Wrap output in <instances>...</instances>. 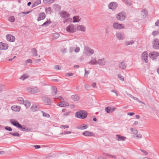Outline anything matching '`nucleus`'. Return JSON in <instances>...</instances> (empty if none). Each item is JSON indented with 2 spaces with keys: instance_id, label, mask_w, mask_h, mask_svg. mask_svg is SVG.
Listing matches in <instances>:
<instances>
[{
  "instance_id": "obj_54",
  "label": "nucleus",
  "mask_w": 159,
  "mask_h": 159,
  "mask_svg": "<svg viewBox=\"0 0 159 159\" xmlns=\"http://www.w3.org/2000/svg\"><path fill=\"white\" fill-rule=\"evenodd\" d=\"M32 63V61L30 59L27 60L25 61V64L27 65L28 63Z\"/></svg>"
},
{
  "instance_id": "obj_45",
  "label": "nucleus",
  "mask_w": 159,
  "mask_h": 159,
  "mask_svg": "<svg viewBox=\"0 0 159 159\" xmlns=\"http://www.w3.org/2000/svg\"><path fill=\"white\" fill-rule=\"evenodd\" d=\"M104 155H105L106 157H112V158H116V157L114 155L109 154L107 153H105V154Z\"/></svg>"
},
{
  "instance_id": "obj_28",
  "label": "nucleus",
  "mask_w": 159,
  "mask_h": 159,
  "mask_svg": "<svg viewBox=\"0 0 159 159\" xmlns=\"http://www.w3.org/2000/svg\"><path fill=\"white\" fill-rule=\"evenodd\" d=\"M84 124L78 126L77 128L80 129L84 130L87 129L88 128L87 125H84Z\"/></svg>"
},
{
  "instance_id": "obj_36",
  "label": "nucleus",
  "mask_w": 159,
  "mask_h": 159,
  "mask_svg": "<svg viewBox=\"0 0 159 159\" xmlns=\"http://www.w3.org/2000/svg\"><path fill=\"white\" fill-rule=\"evenodd\" d=\"M121 1L129 6L132 5V3L130 0H121Z\"/></svg>"
},
{
  "instance_id": "obj_63",
  "label": "nucleus",
  "mask_w": 159,
  "mask_h": 159,
  "mask_svg": "<svg viewBox=\"0 0 159 159\" xmlns=\"http://www.w3.org/2000/svg\"><path fill=\"white\" fill-rule=\"evenodd\" d=\"M137 139H140L142 138V135L141 134H139L136 136Z\"/></svg>"
},
{
  "instance_id": "obj_55",
  "label": "nucleus",
  "mask_w": 159,
  "mask_h": 159,
  "mask_svg": "<svg viewBox=\"0 0 159 159\" xmlns=\"http://www.w3.org/2000/svg\"><path fill=\"white\" fill-rule=\"evenodd\" d=\"M84 87L87 90H88L90 89V86L89 85L86 84L84 85Z\"/></svg>"
},
{
  "instance_id": "obj_12",
  "label": "nucleus",
  "mask_w": 159,
  "mask_h": 159,
  "mask_svg": "<svg viewBox=\"0 0 159 159\" xmlns=\"http://www.w3.org/2000/svg\"><path fill=\"white\" fill-rule=\"evenodd\" d=\"M153 47L155 49H158L159 48V40L157 39H154L153 42Z\"/></svg>"
},
{
  "instance_id": "obj_62",
  "label": "nucleus",
  "mask_w": 159,
  "mask_h": 159,
  "mask_svg": "<svg viewBox=\"0 0 159 159\" xmlns=\"http://www.w3.org/2000/svg\"><path fill=\"white\" fill-rule=\"evenodd\" d=\"M61 128H62L65 129L69 128V126L67 125H61Z\"/></svg>"
},
{
  "instance_id": "obj_17",
  "label": "nucleus",
  "mask_w": 159,
  "mask_h": 159,
  "mask_svg": "<svg viewBox=\"0 0 159 159\" xmlns=\"http://www.w3.org/2000/svg\"><path fill=\"white\" fill-rule=\"evenodd\" d=\"M6 37L7 40L10 42H14L15 40V37L11 34H7Z\"/></svg>"
},
{
  "instance_id": "obj_19",
  "label": "nucleus",
  "mask_w": 159,
  "mask_h": 159,
  "mask_svg": "<svg viewBox=\"0 0 159 159\" xmlns=\"http://www.w3.org/2000/svg\"><path fill=\"white\" fill-rule=\"evenodd\" d=\"M43 101L46 105H49L51 103L50 99L48 98L44 97L43 98Z\"/></svg>"
},
{
  "instance_id": "obj_1",
  "label": "nucleus",
  "mask_w": 159,
  "mask_h": 159,
  "mask_svg": "<svg viewBox=\"0 0 159 159\" xmlns=\"http://www.w3.org/2000/svg\"><path fill=\"white\" fill-rule=\"evenodd\" d=\"M87 113L85 111H80L76 112L75 116L79 118L84 119L87 116Z\"/></svg>"
},
{
  "instance_id": "obj_24",
  "label": "nucleus",
  "mask_w": 159,
  "mask_h": 159,
  "mask_svg": "<svg viewBox=\"0 0 159 159\" xmlns=\"http://www.w3.org/2000/svg\"><path fill=\"white\" fill-rule=\"evenodd\" d=\"M105 64V60L104 58H102L99 59L98 61L97 64H99L100 66H104Z\"/></svg>"
},
{
  "instance_id": "obj_46",
  "label": "nucleus",
  "mask_w": 159,
  "mask_h": 159,
  "mask_svg": "<svg viewBox=\"0 0 159 159\" xmlns=\"http://www.w3.org/2000/svg\"><path fill=\"white\" fill-rule=\"evenodd\" d=\"M54 99H55V100H56L57 99H58L61 101L64 100L63 98L61 96H59L57 97H55L54 98Z\"/></svg>"
},
{
  "instance_id": "obj_50",
  "label": "nucleus",
  "mask_w": 159,
  "mask_h": 159,
  "mask_svg": "<svg viewBox=\"0 0 159 159\" xmlns=\"http://www.w3.org/2000/svg\"><path fill=\"white\" fill-rule=\"evenodd\" d=\"M42 113L43 116L44 117H49L50 116L49 115L46 113L44 112L43 111H42Z\"/></svg>"
},
{
  "instance_id": "obj_30",
  "label": "nucleus",
  "mask_w": 159,
  "mask_h": 159,
  "mask_svg": "<svg viewBox=\"0 0 159 159\" xmlns=\"http://www.w3.org/2000/svg\"><path fill=\"white\" fill-rule=\"evenodd\" d=\"M141 15L143 18H145L148 15V12L145 9L141 11Z\"/></svg>"
},
{
  "instance_id": "obj_21",
  "label": "nucleus",
  "mask_w": 159,
  "mask_h": 159,
  "mask_svg": "<svg viewBox=\"0 0 159 159\" xmlns=\"http://www.w3.org/2000/svg\"><path fill=\"white\" fill-rule=\"evenodd\" d=\"M8 48V45L7 44L3 43H0V49H7Z\"/></svg>"
},
{
  "instance_id": "obj_64",
  "label": "nucleus",
  "mask_w": 159,
  "mask_h": 159,
  "mask_svg": "<svg viewBox=\"0 0 159 159\" xmlns=\"http://www.w3.org/2000/svg\"><path fill=\"white\" fill-rule=\"evenodd\" d=\"M111 92H113V93H114L116 94V96H118V93H117V92L115 90H112L111 91Z\"/></svg>"
},
{
  "instance_id": "obj_7",
  "label": "nucleus",
  "mask_w": 159,
  "mask_h": 159,
  "mask_svg": "<svg viewBox=\"0 0 159 159\" xmlns=\"http://www.w3.org/2000/svg\"><path fill=\"white\" fill-rule=\"evenodd\" d=\"M116 36L117 39L120 40H124L125 38V34L120 32L116 33Z\"/></svg>"
},
{
  "instance_id": "obj_33",
  "label": "nucleus",
  "mask_w": 159,
  "mask_h": 159,
  "mask_svg": "<svg viewBox=\"0 0 159 159\" xmlns=\"http://www.w3.org/2000/svg\"><path fill=\"white\" fill-rule=\"evenodd\" d=\"M26 108H28L30 105V102L29 101H25L23 103Z\"/></svg>"
},
{
  "instance_id": "obj_38",
  "label": "nucleus",
  "mask_w": 159,
  "mask_h": 159,
  "mask_svg": "<svg viewBox=\"0 0 159 159\" xmlns=\"http://www.w3.org/2000/svg\"><path fill=\"white\" fill-rule=\"evenodd\" d=\"M29 77L28 75L26 74H25L22 75L20 77V79L21 80H24L28 78Z\"/></svg>"
},
{
  "instance_id": "obj_35",
  "label": "nucleus",
  "mask_w": 159,
  "mask_h": 159,
  "mask_svg": "<svg viewBox=\"0 0 159 159\" xmlns=\"http://www.w3.org/2000/svg\"><path fill=\"white\" fill-rule=\"evenodd\" d=\"M41 3V0H37L34 3L32 7H36L38 5L40 4Z\"/></svg>"
},
{
  "instance_id": "obj_51",
  "label": "nucleus",
  "mask_w": 159,
  "mask_h": 159,
  "mask_svg": "<svg viewBox=\"0 0 159 159\" xmlns=\"http://www.w3.org/2000/svg\"><path fill=\"white\" fill-rule=\"evenodd\" d=\"M70 112L71 111H66L65 112V113L63 114V116H67L69 115L70 113Z\"/></svg>"
},
{
  "instance_id": "obj_4",
  "label": "nucleus",
  "mask_w": 159,
  "mask_h": 159,
  "mask_svg": "<svg viewBox=\"0 0 159 159\" xmlns=\"http://www.w3.org/2000/svg\"><path fill=\"white\" fill-rule=\"evenodd\" d=\"M126 17L125 13L120 12L118 13L116 15V19L122 21L124 20Z\"/></svg>"
},
{
  "instance_id": "obj_26",
  "label": "nucleus",
  "mask_w": 159,
  "mask_h": 159,
  "mask_svg": "<svg viewBox=\"0 0 159 159\" xmlns=\"http://www.w3.org/2000/svg\"><path fill=\"white\" fill-rule=\"evenodd\" d=\"M98 61L96 60V58L93 57L91 58V59L89 62V63L92 65H97Z\"/></svg>"
},
{
  "instance_id": "obj_43",
  "label": "nucleus",
  "mask_w": 159,
  "mask_h": 159,
  "mask_svg": "<svg viewBox=\"0 0 159 159\" xmlns=\"http://www.w3.org/2000/svg\"><path fill=\"white\" fill-rule=\"evenodd\" d=\"M31 109L33 111H34L38 110V108L35 106H32Z\"/></svg>"
},
{
  "instance_id": "obj_34",
  "label": "nucleus",
  "mask_w": 159,
  "mask_h": 159,
  "mask_svg": "<svg viewBox=\"0 0 159 159\" xmlns=\"http://www.w3.org/2000/svg\"><path fill=\"white\" fill-rule=\"evenodd\" d=\"M18 102L20 104H23L24 102L23 98L22 97H19L17 99Z\"/></svg>"
},
{
  "instance_id": "obj_8",
  "label": "nucleus",
  "mask_w": 159,
  "mask_h": 159,
  "mask_svg": "<svg viewBox=\"0 0 159 159\" xmlns=\"http://www.w3.org/2000/svg\"><path fill=\"white\" fill-rule=\"evenodd\" d=\"M113 27L115 29L118 30L125 28V26L117 22H115L113 24Z\"/></svg>"
},
{
  "instance_id": "obj_57",
  "label": "nucleus",
  "mask_w": 159,
  "mask_h": 159,
  "mask_svg": "<svg viewBox=\"0 0 159 159\" xmlns=\"http://www.w3.org/2000/svg\"><path fill=\"white\" fill-rule=\"evenodd\" d=\"M118 76L121 80L122 81H124V79L122 77V76L120 74H118Z\"/></svg>"
},
{
  "instance_id": "obj_16",
  "label": "nucleus",
  "mask_w": 159,
  "mask_h": 159,
  "mask_svg": "<svg viewBox=\"0 0 159 159\" xmlns=\"http://www.w3.org/2000/svg\"><path fill=\"white\" fill-rule=\"evenodd\" d=\"M10 121L12 125L19 128L21 127V125L16 120L12 119L10 120Z\"/></svg>"
},
{
  "instance_id": "obj_41",
  "label": "nucleus",
  "mask_w": 159,
  "mask_h": 159,
  "mask_svg": "<svg viewBox=\"0 0 159 159\" xmlns=\"http://www.w3.org/2000/svg\"><path fill=\"white\" fill-rule=\"evenodd\" d=\"M8 20L11 22H14L15 19L14 16H12L9 17L8 18Z\"/></svg>"
},
{
  "instance_id": "obj_60",
  "label": "nucleus",
  "mask_w": 159,
  "mask_h": 159,
  "mask_svg": "<svg viewBox=\"0 0 159 159\" xmlns=\"http://www.w3.org/2000/svg\"><path fill=\"white\" fill-rule=\"evenodd\" d=\"M5 129H6L8 131H11L12 130L11 128L10 127H8V126L6 127L5 128Z\"/></svg>"
},
{
  "instance_id": "obj_61",
  "label": "nucleus",
  "mask_w": 159,
  "mask_h": 159,
  "mask_svg": "<svg viewBox=\"0 0 159 159\" xmlns=\"http://www.w3.org/2000/svg\"><path fill=\"white\" fill-rule=\"evenodd\" d=\"M140 150L145 155H147V154H148V152H147L145 150H143V149H141Z\"/></svg>"
},
{
  "instance_id": "obj_6",
  "label": "nucleus",
  "mask_w": 159,
  "mask_h": 159,
  "mask_svg": "<svg viewBox=\"0 0 159 159\" xmlns=\"http://www.w3.org/2000/svg\"><path fill=\"white\" fill-rule=\"evenodd\" d=\"M159 56V53L157 52H150L148 55L149 57L152 60H154L157 57Z\"/></svg>"
},
{
  "instance_id": "obj_13",
  "label": "nucleus",
  "mask_w": 159,
  "mask_h": 159,
  "mask_svg": "<svg viewBox=\"0 0 159 159\" xmlns=\"http://www.w3.org/2000/svg\"><path fill=\"white\" fill-rule=\"evenodd\" d=\"M84 53L86 54H88V53H89L90 55H92L94 53V51L93 49L88 47H86L85 48Z\"/></svg>"
},
{
  "instance_id": "obj_39",
  "label": "nucleus",
  "mask_w": 159,
  "mask_h": 159,
  "mask_svg": "<svg viewBox=\"0 0 159 159\" xmlns=\"http://www.w3.org/2000/svg\"><path fill=\"white\" fill-rule=\"evenodd\" d=\"M45 11L47 13H51L52 12L50 7L46 8Z\"/></svg>"
},
{
  "instance_id": "obj_32",
  "label": "nucleus",
  "mask_w": 159,
  "mask_h": 159,
  "mask_svg": "<svg viewBox=\"0 0 159 159\" xmlns=\"http://www.w3.org/2000/svg\"><path fill=\"white\" fill-rule=\"evenodd\" d=\"M71 98L75 101L78 100L79 99V97L76 95H73L71 96Z\"/></svg>"
},
{
  "instance_id": "obj_18",
  "label": "nucleus",
  "mask_w": 159,
  "mask_h": 159,
  "mask_svg": "<svg viewBox=\"0 0 159 159\" xmlns=\"http://www.w3.org/2000/svg\"><path fill=\"white\" fill-rule=\"evenodd\" d=\"M116 139L118 141H125L126 139V138L124 136H121L119 134L116 135Z\"/></svg>"
},
{
  "instance_id": "obj_31",
  "label": "nucleus",
  "mask_w": 159,
  "mask_h": 159,
  "mask_svg": "<svg viewBox=\"0 0 159 159\" xmlns=\"http://www.w3.org/2000/svg\"><path fill=\"white\" fill-rule=\"evenodd\" d=\"M57 91L56 87L53 86L52 88V94L55 95L57 94Z\"/></svg>"
},
{
  "instance_id": "obj_22",
  "label": "nucleus",
  "mask_w": 159,
  "mask_h": 159,
  "mask_svg": "<svg viewBox=\"0 0 159 159\" xmlns=\"http://www.w3.org/2000/svg\"><path fill=\"white\" fill-rule=\"evenodd\" d=\"M135 43V41L133 40H125L124 42V44L126 46L132 45Z\"/></svg>"
},
{
  "instance_id": "obj_42",
  "label": "nucleus",
  "mask_w": 159,
  "mask_h": 159,
  "mask_svg": "<svg viewBox=\"0 0 159 159\" xmlns=\"http://www.w3.org/2000/svg\"><path fill=\"white\" fill-rule=\"evenodd\" d=\"M51 23V22L50 20L47 21L45 22L42 25V26H48V25Z\"/></svg>"
},
{
  "instance_id": "obj_14",
  "label": "nucleus",
  "mask_w": 159,
  "mask_h": 159,
  "mask_svg": "<svg viewBox=\"0 0 159 159\" xmlns=\"http://www.w3.org/2000/svg\"><path fill=\"white\" fill-rule=\"evenodd\" d=\"M127 66V64L125 61H122L119 65V67L122 70H125Z\"/></svg>"
},
{
  "instance_id": "obj_25",
  "label": "nucleus",
  "mask_w": 159,
  "mask_h": 159,
  "mask_svg": "<svg viewBox=\"0 0 159 159\" xmlns=\"http://www.w3.org/2000/svg\"><path fill=\"white\" fill-rule=\"evenodd\" d=\"M11 109L15 111H20V106L14 105L11 107Z\"/></svg>"
},
{
  "instance_id": "obj_58",
  "label": "nucleus",
  "mask_w": 159,
  "mask_h": 159,
  "mask_svg": "<svg viewBox=\"0 0 159 159\" xmlns=\"http://www.w3.org/2000/svg\"><path fill=\"white\" fill-rule=\"evenodd\" d=\"M74 74L72 73H68L66 74V76L70 77L73 75Z\"/></svg>"
},
{
  "instance_id": "obj_52",
  "label": "nucleus",
  "mask_w": 159,
  "mask_h": 159,
  "mask_svg": "<svg viewBox=\"0 0 159 159\" xmlns=\"http://www.w3.org/2000/svg\"><path fill=\"white\" fill-rule=\"evenodd\" d=\"M105 110L107 113H109L111 111V108L109 107H107L105 109Z\"/></svg>"
},
{
  "instance_id": "obj_53",
  "label": "nucleus",
  "mask_w": 159,
  "mask_h": 159,
  "mask_svg": "<svg viewBox=\"0 0 159 159\" xmlns=\"http://www.w3.org/2000/svg\"><path fill=\"white\" fill-rule=\"evenodd\" d=\"M26 127L25 126L23 125V126H22L21 125V127H20L19 129H20L21 131H25L26 129Z\"/></svg>"
},
{
  "instance_id": "obj_44",
  "label": "nucleus",
  "mask_w": 159,
  "mask_h": 159,
  "mask_svg": "<svg viewBox=\"0 0 159 159\" xmlns=\"http://www.w3.org/2000/svg\"><path fill=\"white\" fill-rule=\"evenodd\" d=\"M10 134L14 136L19 137L20 136V135L19 133L17 132L15 133L11 132Z\"/></svg>"
},
{
  "instance_id": "obj_27",
  "label": "nucleus",
  "mask_w": 159,
  "mask_h": 159,
  "mask_svg": "<svg viewBox=\"0 0 159 159\" xmlns=\"http://www.w3.org/2000/svg\"><path fill=\"white\" fill-rule=\"evenodd\" d=\"M53 7L56 11H59L61 9L60 6L57 4H54L53 6Z\"/></svg>"
},
{
  "instance_id": "obj_9",
  "label": "nucleus",
  "mask_w": 159,
  "mask_h": 159,
  "mask_svg": "<svg viewBox=\"0 0 159 159\" xmlns=\"http://www.w3.org/2000/svg\"><path fill=\"white\" fill-rule=\"evenodd\" d=\"M142 60L143 61L146 63L148 62V53L146 51L143 52L141 56Z\"/></svg>"
},
{
  "instance_id": "obj_29",
  "label": "nucleus",
  "mask_w": 159,
  "mask_h": 159,
  "mask_svg": "<svg viewBox=\"0 0 159 159\" xmlns=\"http://www.w3.org/2000/svg\"><path fill=\"white\" fill-rule=\"evenodd\" d=\"M31 50L32 56L35 57L38 56L37 51L35 48H33Z\"/></svg>"
},
{
  "instance_id": "obj_10",
  "label": "nucleus",
  "mask_w": 159,
  "mask_h": 159,
  "mask_svg": "<svg viewBox=\"0 0 159 159\" xmlns=\"http://www.w3.org/2000/svg\"><path fill=\"white\" fill-rule=\"evenodd\" d=\"M76 30L82 32H85L86 30V27L83 25H79L76 27Z\"/></svg>"
},
{
  "instance_id": "obj_48",
  "label": "nucleus",
  "mask_w": 159,
  "mask_h": 159,
  "mask_svg": "<svg viewBox=\"0 0 159 159\" xmlns=\"http://www.w3.org/2000/svg\"><path fill=\"white\" fill-rule=\"evenodd\" d=\"M130 130L132 131L133 134H137L138 133V131L135 129H134L133 128H131Z\"/></svg>"
},
{
  "instance_id": "obj_56",
  "label": "nucleus",
  "mask_w": 159,
  "mask_h": 159,
  "mask_svg": "<svg viewBox=\"0 0 159 159\" xmlns=\"http://www.w3.org/2000/svg\"><path fill=\"white\" fill-rule=\"evenodd\" d=\"M54 68L57 70H60L61 68V66L58 65H56L55 66Z\"/></svg>"
},
{
  "instance_id": "obj_23",
  "label": "nucleus",
  "mask_w": 159,
  "mask_h": 159,
  "mask_svg": "<svg viewBox=\"0 0 159 159\" xmlns=\"http://www.w3.org/2000/svg\"><path fill=\"white\" fill-rule=\"evenodd\" d=\"M83 134L86 136H93V133L88 131H85L83 133Z\"/></svg>"
},
{
  "instance_id": "obj_15",
  "label": "nucleus",
  "mask_w": 159,
  "mask_h": 159,
  "mask_svg": "<svg viewBox=\"0 0 159 159\" xmlns=\"http://www.w3.org/2000/svg\"><path fill=\"white\" fill-rule=\"evenodd\" d=\"M57 105L61 107H63L66 106H68L69 105V104L67 102L63 100L58 103Z\"/></svg>"
},
{
  "instance_id": "obj_20",
  "label": "nucleus",
  "mask_w": 159,
  "mask_h": 159,
  "mask_svg": "<svg viewBox=\"0 0 159 159\" xmlns=\"http://www.w3.org/2000/svg\"><path fill=\"white\" fill-rule=\"evenodd\" d=\"M45 17L46 15L44 12L40 13L39 14V16L37 19L38 21H39L41 20H43Z\"/></svg>"
},
{
  "instance_id": "obj_11",
  "label": "nucleus",
  "mask_w": 159,
  "mask_h": 159,
  "mask_svg": "<svg viewBox=\"0 0 159 159\" xmlns=\"http://www.w3.org/2000/svg\"><path fill=\"white\" fill-rule=\"evenodd\" d=\"M60 16L64 19L67 18L70 16V14L67 12L63 11L60 13Z\"/></svg>"
},
{
  "instance_id": "obj_37",
  "label": "nucleus",
  "mask_w": 159,
  "mask_h": 159,
  "mask_svg": "<svg viewBox=\"0 0 159 159\" xmlns=\"http://www.w3.org/2000/svg\"><path fill=\"white\" fill-rule=\"evenodd\" d=\"M80 20L79 17L78 16H75L73 17V22L75 23L79 21Z\"/></svg>"
},
{
  "instance_id": "obj_2",
  "label": "nucleus",
  "mask_w": 159,
  "mask_h": 159,
  "mask_svg": "<svg viewBox=\"0 0 159 159\" xmlns=\"http://www.w3.org/2000/svg\"><path fill=\"white\" fill-rule=\"evenodd\" d=\"M118 5L115 2H110L108 5V8L112 11H115L118 7Z\"/></svg>"
},
{
  "instance_id": "obj_47",
  "label": "nucleus",
  "mask_w": 159,
  "mask_h": 159,
  "mask_svg": "<svg viewBox=\"0 0 159 159\" xmlns=\"http://www.w3.org/2000/svg\"><path fill=\"white\" fill-rule=\"evenodd\" d=\"M132 99L135 100L137 101L139 103H143V102H142L138 98H136L134 96L133 97Z\"/></svg>"
},
{
  "instance_id": "obj_49",
  "label": "nucleus",
  "mask_w": 159,
  "mask_h": 159,
  "mask_svg": "<svg viewBox=\"0 0 159 159\" xmlns=\"http://www.w3.org/2000/svg\"><path fill=\"white\" fill-rule=\"evenodd\" d=\"M52 0H43V2L45 4H48L49 2L52 3Z\"/></svg>"
},
{
  "instance_id": "obj_59",
  "label": "nucleus",
  "mask_w": 159,
  "mask_h": 159,
  "mask_svg": "<svg viewBox=\"0 0 159 159\" xmlns=\"http://www.w3.org/2000/svg\"><path fill=\"white\" fill-rule=\"evenodd\" d=\"M80 51V48L79 47H76L75 49V51L76 52H78Z\"/></svg>"
},
{
  "instance_id": "obj_5",
  "label": "nucleus",
  "mask_w": 159,
  "mask_h": 159,
  "mask_svg": "<svg viewBox=\"0 0 159 159\" xmlns=\"http://www.w3.org/2000/svg\"><path fill=\"white\" fill-rule=\"evenodd\" d=\"M66 30L68 32L73 33L76 32V28L74 25H71L67 27Z\"/></svg>"
},
{
  "instance_id": "obj_40",
  "label": "nucleus",
  "mask_w": 159,
  "mask_h": 159,
  "mask_svg": "<svg viewBox=\"0 0 159 159\" xmlns=\"http://www.w3.org/2000/svg\"><path fill=\"white\" fill-rule=\"evenodd\" d=\"M59 36V34L58 33H55L53 34L52 38L53 39H56Z\"/></svg>"
},
{
  "instance_id": "obj_3",
  "label": "nucleus",
  "mask_w": 159,
  "mask_h": 159,
  "mask_svg": "<svg viewBox=\"0 0 159 159\" xmlns=\"http://www.w3.org/2000/svg\"><path fill=\"white\" fill-rule=\"evenodd\" d=\"M27 89L29 93L33 94L37 93L39 91L38 88L35 87H29Z\"/></svg>"
}]
</instances>
